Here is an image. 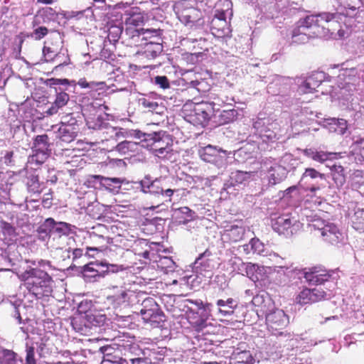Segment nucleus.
<instances>
[{
    "label": "nucleus",
    "instance_id": "nucleus-64",
    "mask_svg": "<svg viewBox=\"0 0 364 364\" xmlns=\"http://www.w3.org/2000/svg\"><path fill=\"white\" fill-rule=\"evenodd\" d=\"M38 264L41 267L48 266L51 267V262L48 260L41 259L38 262Z\"/></svg>",
    "mask_w": 364,
    "mask_h": 364
},
{
    "label": "nucleus",
    "instance_id": "nucleus-8",
    "mask_svg": "<svg viewBox=\"0 0 364 364\" xmlns=\"http://www.w3.org/2000/svg\"><path fill=\"white\" fill-rule=\"evenodd\" d=\"M328 297H330V295L328 292L321 287L312 289L305 287L297 294L295 301L296 304L304 306L324 301Z\"/></svg>",
    "mask_w": 364,
    "mask_h": 364
},
{
    "label": "nucleus",
    "instance_id": "nucleus-62",
    "mask_svg": "<svg viewBox=\"0 0 364 364\" xmlns=\"http://www.w3.org/2000/svg\"><path fill=\"white\" fill-rule=\"evenodd\" d=\"M73 259L80 258L82 255V250L80 248H75L73 251Z\"/></svg>",
    "mask_w": 364,
    "mask_h": 364
},
{
    "label": "nucleus",
    "instance_id": "nucleus-10",
    "mask_svg": "<svg viewBox=\"0 0 364 364\" xmlns=\"http://www.w3.org/2000/svg\"><path fill=\"white\" fill-rule=\"evenodd\" d=\"M266 323L272 333L282 335L283 330L288 324V317L284 311L281 309H275L265 314Z\"/></svg>",
    "mask_w": 364,
    "mask_h": 364
},
{
    "label": "nucleus",
    "instance_id": "nucleus-52",
    "mask_svg": "<svg viewBox=\"0 0 364 364\" xmlns=\"http://www.w3.org/2000/svg\"><path fill=\"white\" fill-rule=\"evenodd\" d=\"M246 274L250 277H253L255 273L261 272L264 269V267L259 266L258 264L248 262L245 264Z\"/></svg>",
    "mask_w": 364,
    "mask_h": 364
},
{
    "label": "nucleus",
    "instance_id": "nucleus-20",
    "mask_svg": "<svg viewBox=\"0 0 364 364\" xmlns=\"http://www.w3.org/2000/svg\"><path fill=\"white\" fill-rule=\"evenodd\" d=\"M156 37H161L160 30H150V29H135L133 31L132 39L135 42L139 41L143 43L149 42L150 41H156Z\"/></svg>",
    "mask_w": 364,
    "mask_h": 364
},
{
    "label": "nucleus",
    "instance_id": "nucleus-17",
    "mask_svg": "<svg viewBox=\"0 0 364 364\" xmlns=\"http://www.w3.org/2000/svg\"><path fill=\"white\" fill-rule=\"evenodd\" d=\"M320 231L323 240L328 243L336 245L341 240V233L333 224L326 225Z\"/></svg>",
    "mask_w": 364,
    "mask_h": 364
},
{
    "label": "nucleus",
    "instance_id": "nucleus-23",
    "mask_svg": "<svg viewBox=\"0 0 364 364\" xmlns=\"http://www.w3.org/2000/svg\"><path fill=\"white\" fill-rule=\"evenodd\" d=\"M38 353L41 358H46L58 353V348L48 337H43L38 346Z\"/></svg>",
    "mask_w": 364,
    "mask_h": 364
},
{
    "label": "nucleus",
    "instance_id": "nucleus-63",
    "mask_svg": "<svg viewBox=\"0 0 364 364\" xmlns=\"http://www.w3.org/2000/svg\"><path fill=\"white\" fill-rule=\"evenodd\" d=\"M129 360L131 363V364H141L143 363H145L144 359L141 358H129Z\"/></svg>",
    "mask_w": 364,
    "mask_h": 364
},
{
    "label": "nucleus",
    "instance_id": "nucleus-7",
    "mask_svg": "<svg viewBox=\"0 0 364 364\" xmlns=\"http://www.w3.org/2000/svg\"><path fill=\"white\" fill-rule=\"evenodd\" d=\"M333 272L323 269L320 267H313L305 269L304 272V277L309 284L316 286L323 285L326 282H335L333 277Z\"/></svg>",
    "mask_w": 364,
    "mask_h": 364
},
{
    "label": "nucleus",
    "instance_id": "nucleus-53",
    "mask_svg": "<svg viewBox=\"0 0 364 364\" xmlns=\"http://www.w3.org/2000/svg\"><path fill=\"white\" fill-rule=\"evenodd\" d=\"M57 223H58L55 222L53 218H47L44 221L43 224L42 225V226L41 228H43L42 232H48L50 234H52L54 230V228H55Z\"/></svg>",
    "mask_w": 364,
    "mask_h": 364
},
{
    "label": "nucleus",
    "instance_id": "nucleus-50",
    "mask_svg": "<svg viewBox=\"0 0 364 364\" xmlns=\"http://www.w3.org/2000/svg\"><path fill=\"white\" fill-rule=\"evenodd\" d=\"M107 32L108 38H109L110 41H117L122 33V29L119 26L113 25L109 26Z\"/></svg>",
    "mask_w": 364,
    "mask_h": 364
},
{
    "label": "nucleus",
    "instance_id": "nucleus-19",
    "mask_svg": "<svg viewBox=\"0 0 364 364\" xmlns=\"http://www.w3.org/2000/svg\"><path fill=\"white\" fill-rule=\"evenodd\" d=\"M273 229L279 235L290 237L293 235L292 221L287 216H280L273 224Z\"/></svg>",
    "mask_w": 364,
    "mask_h": 364
},
{
    "label": "nucleus",
    "instance_id": "nucleus-47",
    "mask_svg": "<svg viewBox=\"0 0 364 364\" xmlns=\"http://www.w3.org/2000/svg\"><path fill=\"white\" fill-rule=\"evenodd\" d=\"M249 177V173L247 172H244L241 171H237L235 172L232 173L230 176L231 183L233 186L241 184L244 181H245Z\"/></svg>",
    "mask_w": 364,
    "mask_h": 364
},
{
    "label": "nucleus",
    "instance_id": "nucleus-31",
    "mask_svg": "<svg viewBox=\"0 0 364 364\" xmlns=\"http://www.w3.org/2000/svg\"><path fill=\"white\" fill-rule=\"evenodd\" d=\"M352 227L360 232H364V209L356 208L350 218Z\"/></svg>",
    "mask_w": 364,
    "mask_h": 364
},
{
    "label": "nucleus",
    "instance_id": "nucleus-25",
    "mask_svg": "<svg viewBox=\"0 0 364 364\" xmlns=\"http://www.w3.org/2000/svg\"><path fill=\"white\" fill-rule=\"evenodd\" d=\"M33 154L29 156L26 166L20 172L26 171L27 173L29 166L31 168L38 169L47 160L50 154L44 153H38L33 151Z\"/></svg>",
    "mask_w": 364,
    "mask_h": 364
},
{
    "label": "nucleus",
    "instance_id": "nucleus-59",
    "mask_svg": "<svg viewBox=\"0 0 364 364\" xmlns=\"http://www.w3.org/2000/svg\"><path fill=\"white\" fill-rule=\"evenodd\" d=\"M187 301L190 304L196 305L198 309L206 310L211 306V304H210V303L203 304V302L201 300H195L194 301L192 299H187Z\"/></svg>",
    "mask_w": 364,
    "mask_h": 364
},
{
    "label": "nucleus",
    "instance_id": "nucleus-43",
    "mask_svg": "<svg viewBox=\"0 0 364 364\" xmlns=\"http://www.w3.org/2000/svg\"><path fill=\"white\" fill-rule=\"evenodd\" d=\"M127 294H128V289H122L118 293L109 296L108 299L116 306H127Z\"/></svg>",
    "mask_w": 364,
    "mask_h": 364
},
{
    "label": "nucleus",
    "instance_id": "nucleus-33",
    "mask_svg": "<svg viewBox=\"0 0 364 364\" xmlns=\"http://www.w3.org/2000/svg\"><path fill=\"white\" fill-rule=\"evenodd\" d=\"M93 177L100 180L102 185L110 191H114L121 188L122 181L119 178H108L100 175Z\"/></svg>",
    "mask_w": 364,
    "mask_h": 364
},
{
    "label": "nucleus",
    "instance_id": "nucleus-36",
    "mask_svg": "<svg viewBox=\"0 0 364 364\" xmlns=\"http://www.w3.org/2000/svg\"><path fill=\"white\" fill-rule=\"evenodd\" d=\"M27 190L29 193L40 194L43 191L42 183L39 181L37 174H31L27 177Z\"/></svg>",
    "mask_w": 364,
    "mask_h": 364
},
{
    "label": "nucleus",
    "instance_id": "nucleus-4",
    "mask_svg": "<svg viewBox=\"0 0 364 364\" xmlns=\"http://www.w3.org/2000/svg\"><path fill=\"white\" fill-rule=\"evenodd\" d=\"M215 104L202 101L186 103L183 107V112L188 122L194 126L205 127L208 124L214 112Z\"/></svg>",
    "mask_w": 364,
    "mask_h": 364
},
{
    "label": "nucleus",
    "instance_id": "nucleus-5",
    "mask_svg": "<svg viewBox=\"0 0 364 364\" xmlns=\"http://www.w3.org/2000/svg\"><path fill=\"white\" fill-rule=\"evenodd\" d=\"M253 127L265 143H274L279 139L280 126L276 119L271 117H257Z\"/></svg>",
    "mask_w": 364,
    "mask_h": 364
},
{
    "label": "nucleus",
    "instance_id": "nucleus-30",
    "mask_svg": "<svg viewBox=\"0 0 364 364\" xmlns=\"http://www.w3.org/2000/svg\"><path fill=\"white\" fill-rule=\"evenodd\" d=\"M328 166L330 168L334 183L337 186H342L346 183V173L343 166L336 164Z\"/></svg>",
    "mask_w": 364,
    "mask_h": 364
},
{
    "label": "nucleus",
    "instance_id": "nucleus-51",
    "mask_svg": "<svg viewBox=\"0 0 364 364\" xmlns=\"http://www.w3.org/2000/svg\"><path fill=\"white\" fill-rule=\"evenodd\" d=\"M143 191L144 193H149L151 194H156V195H164V189L159 186V182L157 181H153L145 189L144 187H143Z\"/></svg>",
    "mask_w": 364,
    "mask_h": 364
},
{
    "label": "nucleus",
    "instance_id": "nucleus-37",
    "mask_svg": "<svg viewBox=\"0 0 364 364\" xmlns=\"http://www.w3.org/2000/svg\"><path fill=\"white\" fill-rule=\"evenodd\" d=\"M176 214L178 223L184 225L193 220L196 216V213L186 206L179 208L176 210Z\"/></svg>",
    "mask_w": 364,
    "mask_h": 364
},
{
    "label": "nucleus",
    "instance_id": "nucleus-18",
    "mask_svg": "<svg viewBox=\"0 0 364 364\" xmlns=\"http://www.w3.org/2000/svg\"><path fill=\"white\" fill-rule=\"evenodd\" d=\"M161 37H156V41H150L146 43H141L136 46H144L142 53L147 58H154L163 50Z\"/></svg>",
    "mask_w": 364,
    "mask_h": 364
},
{
    "label": "nucleus",
    "instance_id": "nucleus-38",
    "mask_svg": "<svg viewBox=\"0 0 364 364\" xmlns=\"http://www.w3.org/2000/svg\"><path fill=\"white\" fill-rule=\"evenodd\" d=\"M127 306H134L139 304L141 301L146 299V294L141 291H134L128 289V294H127Z\"/></svg>",
    "mask_w": 364,
    "mask_h": 364
},
{
    "label": "nucleus",
    "instance_id": "nucleus-41",
    "mask_svg": "<svg viewBox=\"0 0 364 364\" xmlns=\"http://www.w3.org/2000/svg\"><path fill=\"white\" fill-rule=\"evenodd\" d=\"M237 111L234 109L223 110L218 116V123L223 125L233 122L237 119Z\"/></svg>",
    "mask_w": 364,
    "mask_h": 364
},
{
    "label": "nucleus",
    "instance_id": "nucleus-15",
    "mask_svg": "<svg viewBox=\"0 0 364 364\" xmlns=\"http://www.w3.org/2000/svg\"><path fill=\"white\" fill-rule=\"evenodd\" d=\"M77 85L81 88H87L89 89V95L93 99H99L100 96L105 92L106 89V83L105 82H87V80L85 78H80Z\"/></svg>",
    "mask_w": 364,
    "mask_h": 364
},
{
    "label": "nucleus",
    "instance_id": "nucleus-45",
    "mask_svg": "<svg viewBox=\"0 0 364 364\" xmlns=\"http://www.w3.org/2000/svg\"><path fill=\"white\" fill-rule=\"evenodd\" d=\"M360 0H340V5L346 10V15H349L348 11L354 12L360 8Z\"/></svg>",
    "mask_w": 364,
    "mask_h": 364
},
{
    "label": "nucleus",
    "instance_id": "nucleus-16",
    "mask_svg": "<svg viewBox=\"0 0 364 364\" xmlns=\"http://www.w3.org/2000/svg\"><path fill=\"white\" fill-rule=\"evenodd\" d=\"M87 125L90 129H106V133L110 134L109 137L112 138L113 134L114 136H117L119 132L116 127L109 126L108 123L103 122L101 116L97 117L89 118L87 120Z\"/></svg>",
    "mask_w": 364,
    "mask_h": 364
},
{
    "label": "nucleus",
    "instance_id": "nucleus-13",
    "mask_svg": "<svg viewBox=\"0 0 364 364\" xmlns=\"http://www.w3.org/2000/svg\"><path fill=\"white\" fill-rule=\"evenodd\" d=\"M48 31L49 30L47 27L41 26L34 28L31 33H19L15 37L16 47L14 48V50H17L18 53H21L23 42L26 38H31L36 41H40L48 35Z\"/></svg>",
    "mask_w": 364,
    "mask_h": 364
},
{
    "label": "nucleus",
    "instance_id": "nucleus-60",
    "mask_svg": "<svg viewBox=\"0 0 364 364\" xmlns=\"http://www.w3.org/2000/svg\"><path fill=\"white\" fill-rule=\"evenodd\" d=\"M14 151H7L4 156V163L6 166H14V161L13 159V157H14Z\"/></svg>",
    "mask_w": 364,
    "mask_h": 364
},
{
    "label": "nucleus",
    "instance_id": "nucleus-40",
    "mask_svg": "<svg viewBox=\"0 0 364 364\" xmlns=\"http://www.w3.org/2000/svg\"><path fill=\"white\" fill-rule=\"evenodd\" d=\"M17 354L9 349H0V364H19Z\"/></svg>",
    "mask_w": 364,
    "mask_h": 364
},
{
    "label": "nucleus",
    "instance_id": "nucleus-12",
    "mask_svg": "<svg viewBox=\"0 0 364 364\" xmlns=\"http://www.w3.org/2000/svg\"><path fill=\"white\" fill-rule=\"evenodd\" d=\"M211 31L213 34L218 38H223L230 33L224 11H218L215 14L214 18L211 21Z\"/></svg>",
    "mask_w": 364,
    "mask_h": 364
},
{
    "label": "nucleus",
    "instance_id": "nucleus-22",
    "mask_svg": "<svg viewBox=\"0 0 364 364\" xmlns=\"http://www.w3.org/2000/svg\"><path fill=\"white\" fill-rule=\"evenodd\" d=\"M245 230L242 225H231L225 226L223 235L230 242H237L242 240Z\"/></svg>",
    "mask_w": 364,
    "mask_h": 364
},
{
    "label": "nucleus",
    "instance_id": "nucleus-28",
    "mask_svg": "<svg viewBox=\"0 0 364 364\" xmlns=\"http://www.w3.org/2000/svg\"><path fill=\"white\" fill-rule=\"evenodd\" d=\"M69 100V95L66 92H60L56 95L55 101L46 111L48 115H53L58 112V109L65 106Z\"/></svg>",
    "mask_w": 364,
    "mask_h": 364
},
{
    "label": "nucleus",
    "instance_id": "nucleus-61",
    "mask_svg": "<svg viewBox=\"0 0 364 364\" xmlns=\"http://www.w3.org/2000/svg\"><path fill=\"white\" fill-rule=\"evenodd\" d=\"M138 246H139V245H136V247L134 249L135 255H139V256H141L144 259H149V250L146 249L143 252H139V251H138V249H137Z\"/></svg>",
    "mask_w": 364,
    "mask_h": 364
},
{
    "label": "nucleus",
    "instance_id": "nucleus-24",
    "mask_svg": "<svg viewBox=\"0 0 364 364\" xmlns=\"http://www.w3.org/2000/svg\"><path fill=\"white\" fill-rule=\"evenodd\" d=\"M49 138L47 134L38 135L35 137L31 147L32 151L50 154Z\"/></svg>",
    "mask_w": 364,
    "mask_h": 364
},
{
    "label": "nucleus",
    "instance_id": "nucleus-56",
    "mask_svg": "<svg viewBox=\"0 0 364 364\" xmlns=\"http://www.w3.org/2000/svg\"><path fill=\"white\" fill-rule=\"evenodd\" d=\"M26 364H36V360L35 358V349L33 346H28L26 348Z\"/></svg>",
    "mask_w": 364,
    "mask_h": 364
},
{
    "label": "nucleus",
    "instance_id": "nucleus-44",
    "mask_svg": "<svg viewBox=\"0 0 364 364\" xmlns=\"http://www.w3.org/2000/svg\"><path fill=\"white\" fill-rule=\"evenodd\" d=\"M70 225L65 222H58L54 228V230L51 235H55L58 237L63 235H68L70 232Z\"/></svg>",
    "mask_w": 364,
    "mask_h": 364
},
{
    "label": "nucleus",
    "instance_id": "nucleus-48",
    "mask_svg": "<svg viewBox=\"0 0 364 364\" xmlns=\"http://www.w3.org/2000/svg\"><path fill=\"white\" fill-rule=\"evenodd\" d=\"M311 178L312 179L320 178L321 179L325 178V175L323 173H320L317 170L314 168H307L305 169L303 173L301 178V181H302L306 178Z\"/></svg>",
    "mask_w": 364,
    "mask_h": 364
},
{
    "label": "nucleus",
    "instance_id": "nucleus-14",
    "mask_svg": "<svg viewBox=\"0 0 364 364\" xmlns=\"http://www.w3.org/2000/svg\"><path fill=\"white\" fill-rule=\"evenodd\" d=\"M323 77V75L320 73H312L299 85V92L301 94L317 92V88L321 85Z\"/></svg>",
    "mask_w": 364,
    "mask_h": 364
},
{
    "label": "nucleus",
    "instance_id": "nucleus-55",
    "mask_svg": "<svg viewBox=\"0 0 364 364\" xmlns=\"http://www.w3.org/2000/svg\"><path fill=\"white\" fill-rule=\"evenodd\" d=\"M43 53L46 61H51L57 56L56 49L49 46H44Z\"/></svg>",
    "mask_w": 364,
    "mask_h": 364
},
{
    "label": "nucleus",
    "instance_id": "nucleus-58",
    "mask_svg": "<svg viewBox=\"0 0 364 364\" xmlns=\"http://www.w3.org/2000/svg\"><path fill=\"white\" fill-rule=\"evenodd\" d=\"M53 191L50 189L49 192L46 193L42 200V205L44 208H49L52 205Z\"/></svg>",
    "mask_w": 364,
    "mask_h": 364
},
{
    "label": "nucleus",
    "instance_id": "nucleus-11",
    "mask_svg": "<svg viewBox=\"0 0 364 364\" xmlns=\"http://www.w3.org/2000/svg\"><path fill=\"white\" fill-rule=\"evenodd\" d=\"M140 314L145 322H158L159 320H161L163 316L159 305L151 297H146L143 300Z\"/></svg>",
    "mask_w": 364,
    "mask_h": 364
},
{
    "label": "nucleus",
    "instance_id": "nucleus-32",
    "mask_svg": "<svg viewBox=\"0 0 364 364\" xmlns=\"http://www.w3.org/2000/svg\"><path fill=\"white\" fill-rule=\"evenodd\" d=\"M100 267L98 263H90L84 267V274L87 277L93 278L95 280H97L105 277V273L107 271H100Z\"/></svg>",
    "mask_w": 364,
    "mask_h": 364
},
{
    "label": "nucleus",
    "instance_id": "nucleus-57",
    "mask_svg": "<svg viewBox=\"0 0 364 364\" xmlns=\"http://www.w3.org/2000/svg\"><path fill=\"white\" fill-rule=\"evenodd\" d=\"M154 82L162 89H167L170 87V83L166 76H156L154 78Z\"/></svg>",
    "mask_w": 364,
    "mask_h": 364
},
{
    "label": "nucleus",
    "instance_id": "nucleus-6",
    "mask_svg": "<svg viewBox=\"0 0 364 364\" xmlns=\"http://www.w3.org/2000/svg\"><path fill=\"white\" fill-rule=\"evenodd\" d=\"M174 11L178 19L187 26H193L195 23L202 24V12L193 7L188 1L181 0L174 6Z\"/></svg>",
    "mask_w": 364,
    "mask_h": 364
},
{
    "label": "nucleus",
    "instance_id": "nucleus-35",
    "mask_svg": "<svg viewBox=\"0 0 364 364\" xmlns=\"http://www.w3.org/2000/svg\"><path fill=\"white\" fill-rule=\"evenodd\" d=\"M343 157L341 152L316 151L313 156V160L323 164L327 161H333Z\"/></svg>",
    "mask_w": 364,
    "mask_h": 364
},
{
    "label": "nucleus",
    "instance_id": "nucleus-21",
    "mask_svg": "<svg viewBox=\"0 0 364 364\" xmlns=\"http://www.w3.org/2000/svg\"><path fill=\"white\" fill-rule=\"evenodd\" d=\"M218 312L222 316H230L234 314L237 307V302L233 298L218 299L216 301Z\"/></svg>",
    "mask_w": 364,
    "mask_h": 364
},
{
    "label": "nucleus",
    "instance_id": "nucleus-49",
    "mask_svg": "<svg viewBox=\"0 0 364 364\" xmlns=\"http://www.w3.org/2000/svg\"><path fill=\"white\" fill-rule=\"evenodd\" d=\"M101 364H128V361L125 358L116 355H107L104 357Z\"/></svg>",
    "mask_w": 364,
    "mask_h": 364
},
{
    "label": "nucleus",
    "instance_id": "nucleus-39",
    "mask_svg": "<svg viewBox=\"0 0 364 364\" xmlns=\"http://www.w3.org/2000/svg\"><path fill=\"white\" fill-rule=\"evenodd\" d=\"M351 188L353 190L360 193L364 191V172L363 171H355L351 178Z\"/></svg>",
    "mask_w": 364,
    "mask_h": 364
},
{
    "label": "nucleus",
    "instance_id": "nucleus-34",
    "mask_svg": "<svg viewBox=\"0 0 364 364\" xmlns=\"http://www.w3.org/2000/svg\"><path fill=\"white\" fill-rule=\"evenodd\" d=\"M203 161L208 163H215L219 158V151L211 145H208L203 149L200 153Z\"/></svg>",
    "mask_w": 364,
    "mask_h": 364
},
{
    "label": "nucleus",
    "instance_id": "nucleus-9",
    "mask_svg": "<svg viewBox=\"0 0 364 364\" xmlns=\"http://www.w3.org/2000/svg\"><path fill=\"white\" fill-rule=\"evenodd\" d=\"M79 127L75 117L67 114L62 117L61 125L59 127V137L66 143L73 141L77 136Z\"/></svg>",
    "mask_w": 364,
    "mask_h": 364
},
{
    "label": "nucleus",
    "instance_id": "nucleus-46",
    "mask_svg": "<svg viewBox=\"0 0 364 364\" xmlns=\"http://www.w3.org/2000/svg\"><path fill=\"white\" fill-rule=\"evenodd\" d=\"M0 229L4 236L15 237L17 235L16 228L12 224L4 220L0 221Z\"/></svg>",
    "mask_w": 364,
    "mask_h": 364
},
{
    "label": "nucleus",
    "instance_id": "nucleus-2",
    "mask_svg": "<svg viewBox=\"0 0 364 364\" xmlns=\"http://www.w3.org/2000/svg\"><path fill=\"white\" fill-rule=\"evenodd\" d=\"M19 279L28 291L36 299L48 296L51 293L52 277L38 268H30L23 272Z\"/></svg>",
    "mask_w": 364,
    "mask_h": 364
},
{
    "label": "nucleus",
    "instance_id": "nucleus-42",
    "mask_svg": "<svg viewBox=\"0 0 364 364\" xmlns=\"http://www.w3.org/2000/svg\"><path fill=\"white\" fill-rule=\"evenodd\" d=\"M252 304L257 308V312L259 311L266 314L267 313V306L270 304V301L269 299L266 300L263 295L257 294L253 296Z\"/></svg>",
    "mask_w": 364,
    "mask_h": 364
},
{
    "label": "nucleus",
    "instance_id": "nucleus-1",
    "mask_svg": "<svg viewBox=\"0 0 364 364\" xmlns=\"http://www.w3.org/2000/svg\"><path fill=\"white\" fill-rule=\"evenodd\" d=\"M341 13L322 12L301 18L292 32V41L305 43L309 38H324L341 31Z\"/></svg>",
    "mask_w": 364,
    "mask_h": 364
},
{
    "label": "nucleus",
    "instance_id": "nucleus-26",
    "mask_svg": "<svg viewBox=\"0 0 364 364\" xmlns=\"http://www.w3.org/2000/svg\"><path fill=\"white\" fill-rule=\"evenodd\" d=\"M286 168L279 164L271 166L269 169V182L272 185L281 183L287 178Z\"/></svg>",
    "mask_w": 364,
    "mask_h": 364
},
{
    "label": "nucleus",
    "instance_id": "nucleus-3",
    "mask_svg": "<svg viewBox=\"0 0 364 364\" xmlns=\"http://www.w3.org/2000/svg\"><path fill=\"white\" fill-rule=\"evenodd\" d=\"M136 136L141 139L143 147L151 151L158 157H165L173 151V139L165 131L151 133L137 131Z\"/></svg>",
    "mask_w": 364,
    "mask_h": 364
},
{
    "label": "nucleus",
    "instance_id": "nucleus-54",
    "mask_svg": "<svg viewBox=\"0 0 364 364\" xmlns=\"http://www.w3.org/2000/svg\"><path fill=\"white\" fill-rule=\"evenodd\" d=\"M189 323L194 327L197 331H200L205 326V320L202 318H191L188 316Z\"/></svg>",
    "mask_w": 364,
    "mask_h": 364
},
{
    "label": "nucleus",
    "instance_id": "nucleus-27",
    "mask_svg": "<svg viewBox=\"0 0 364 364\" xmlns=\"http://www.w3.org/2000/svg\"><path fill=\"white\" fill-rule=\"evenodd\" d=\"M350 154L358 164H364V137L357 139L350 146Z\"/></svg>",
    "mask_w": 364,
    "mask_h": 364
},
{
    "label": "nucleus",
    "instance_id": "nucleus-29",
    "mask_svg": "<svg viewBox=\"0 0 364 364\" xmlns=\"http://www.w3.org/2000/svg\"><path fill=\"white\" fill-rule=\"evenodd\" d=\"M90 238L95 244L92 247H87V251L89 252L90 251H96V252H102L104 250L107 248V245L108 243V238L103 236L100 235L95 233V232H92L90 233Z\"/></svg>",
    "mask_w": 364,
    "mask_h": 364
}]
</instances>
